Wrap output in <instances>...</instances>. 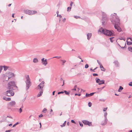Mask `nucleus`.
Wrapping results in <instances>:
<instances>
[{
	"mask_svg": "<svg viewBox=\"0 0 132 132\" xmlns=\"http://www.w3.org/2000/svg\"><path fill=\"white\" fill-rule=\"evenodd\" d=\"M71 122H72V123H75V124L76 123L75 122L74 120H71Z\"/></svg>",
	"mask_w": 132,
	"mask_h": 132,
	"instance_id": "50",
	"label": "nucleus"
},
{
	"mask_svg": "<svg viewBox=\"0 0 132 132\" xmlns=\"http://www.w3.org/2000/svg\"><path fill=\"white\" fill-rule=\"evenodd\" d=\"M128 85L131 86H132V82H130L128 84Z\"/></svg>",
	"mask_w": 132,
	"mask_h": 132,
	"instance_id": "44",
	"label": "nucleus"
},
{
	"mask_svg": "<svg viewBox=\"0 0 132 132\" xmlns=\"http://www.w3.org/2000/svg\"><path fill=\"white\" fill-rule=\"evenodd\" d=\"M41 61H42V62H43V61H45L44 60V58H42V60H41Z\"/></svg>",
	"mask_w": 132,
	"mask_h": 132,
	"instance_id": "57",
	"label": "nucleus"
},
{
	"mask_svg": "<svg viewBox=\"0 0 132 132\" xmlns=\"http://www.w3.org/2000/svg\"><path fill=\"white\" fill-rule=\"evenodd\" d=\"M126 45V43H125V46L124 47H121V48H126V47H125Z\"/></svg>",
	"mask_w": 132,
	"mask_h": 132,
	"instance_id": "60",
	"label": "nucleus"
},
{
	"mask_svg": "<svg viewBox=\"0 0 132 132\" xmlns=\"http://www.w3.org/2000/svg\"><path fill=\"white\" fill-rule=\"evenodd\" d=\"M96 81L99 85H101L104 84L105 81L103 80H100L98 78H96L95 79Z\"/></svg>",
	"mask_w": 132,
	"mask_h": 132,
	"instance_id": "7",
	"label": "nucleus"
},
{
	"mask_svg": "<svg viewBox=\"0 0 132 132\" xmlns=\"http://www.w3.org/2000/svg\"><path fill=\"white\" fill-rule=\"evenodd\" d=\"M107 115V112H106L104 114V117H106V116Z\"/></svg>",
	"mask_w": 132,
	"mask_h": 132,
	"instance_id": "48",
	"label": "nucleus"
},
{
	"mask_svg": "<svg viewBox=\"0 0 132 132\" xmlns=\"http://www.w3.org/2000/svg\"><path fill=\"white\" fill-rule=\"evenodd\" d=\"M92 105V103L90 102H89L88 103V105L89 107H91Z\"/></svg>",
	"mask_w": 132,
	"mask_h": 132,
	"instance_id": "39",
	"label": "nucleus"
},
{
	"mask_svg": "<svg viewBox=\"0 0 132 132\" xmlns=\"http://www.w3.org/2000/svg\"><path fill=\"white\" fill-rule=\"evenodd\" d=\"M60 61L62 62V63L61 64L62 65H64V63H65L66 62V61L65 60H60Z\"/></svg>",
	"mask_w": 132,
	"mask_h": 132,
	"instance_id": "25",
	"label": "nucleus"
},
{
	"mask_svg": "<svg viewBox=\"0 0 132 132\" xmlns=\"http://www.w3.org/2000/svg\"><path fill=\"white\" fill-rule=\"evenodd\" d=\"M92 36V34L91 33H88L87 35V39L88 40H89L90 38Z\"/></svg>",
	"mask_w": 132,
	"mask_h": 132,
	"instance_id": "15",
	"label": "nucleus"
},
{
	"mask_svg": "<svg viewBox=\"0 0 132 132\" xmlns=\"http://www.w3.org/2000/svg\"><path fill=\"white\" fill-rule=\"evenodd\" d=\"M44 82L42 81L37 87V89H42L43 90V88L44 86Z\"/></svg>",
	"mask_w": 132,
	"mask_h": 132,
	"instance_id": "6",
	"label": "nucleus"
},
{
	"mask_svg": "<svg viewBox=\"0 0 132 132\" xmlns=\"http://www.w3.org/2000/svg\"><path fill=\"white\" fill-rule=\"evenodd\" d=\"M79 123L80 125L82 127L83 126V124L82 123L80 122V121L79 122Z\"/></svg>",
	"mask_w": 132,
	"mask_h": 132,
	"instance_id": "43",
	"label": "nucleus"
},
{
	"mask_svg": "<svg viewBox=\"0 0 132 132\" xmlns=\"http://www.w3.org/2000/svg\"><path fill=\"white\" fill-rule=\"evenodd\" d=\"M66 95H69L70 93L69 92L67 91L66 90H64V92Z\"/></svg>",
	"mask_w": 132,
	"mask_h": 132,
	"instance_id": "33",
	"label": "nucleus"
},
{
	"mask_svg": "<svg viewBox=\"0 0 132 132\" xmlns=\"http://www.w3.org/2000/svg\"><path fill=\"white\" fill-rule=\"evenodd\" d=\"M107 109V107H106V108H104L103 109V111H106V110Z\"/></svg>",
	"mask_w": 132,
	"mask_h": 132,
	"instance_id": "47",
	"label": "nucleus"
},
{
	"mask_svg": "<svg viewBox=\"0 0 132 132\" xmlns=\"http://www.w3.org/2000/svg\"><path fill=\"white\" fill-rule=\"evenodd\" d=\"M33 62L35 63H37L38 62V60L37 58H34L33 60Z\"/></svg>",
	"mask_w": 132,
	"mask_h": 132,
	"instance_id": "22",
	"label": "nucleus"
},
{
	"mask_svg": "<svg viewBox=\"0 0 132 132\" xmlns=\"http://www.w3.org/2000/svg\"><path fill=\"white\" fill-rule=\"evenodd\" d=\"M81 94H78L77 93H76L75 94V95H78L79 96H80V95Z\"/></svg>",
	"mask_w": 132,
	"mask_h": 132,
	"instance_id": "53",
	"label": "nucleus"
},
{
	"mask_svg": "<svg viewBox=\"0 0 132 132\" xmlns=\"http://www.w3.org/2000/svg\"><path fill=\"white\" fill-rule=\"evenodd\" d=\"M61 56H56L53 57L52 58H57L58 59H60V58H61Z\"/></svg>",
	"mask_w": 132,
	"mask_h": 132,
	"instance_id": "41",
	"label": "nucleus"
},
{
	"mask_svg": "<svg viewBox=\"0 0 132 132\" xmlns=\"http://www.w3.org/2000/svg\"><path fill=\"white\" fill-rule=\"evenodd\" d=\"M73 3L72 2H71V3H70V6L71 7L72 5V4H73Z\"/></svg>",
	"mask_w": 132,
	"mask_h": 132,
	"instance_id": "54",
	"label": "nucleus"
},
{
	"mask_svg": "<svg viewBox=\"0 0 132 132\" xmlns=\"http://www.w3.org/2000/svg\"><path fill=\"white\" fill-rule=\"evenodd\" d=\"M3 66L1 65L0 66V73L1 72L2 70L3 69Z\"/></svg>",
	"mask_w": 132,
	"mask_h": 132,
	"instance_id": "38",
	"label": "nucleus"
},
{
	"mask_svg": "<svg viewBox=\"0 0 132 132\" xmlns=\"http://www.w3.org/2000/svg\"><path fill=\"white\" fill-rule=\"evenodd\" d=\"M94 93H90V94H88L86 93V96L84 97V98H85L86 97H88L93 96Z\"/></svg>",
	"mask_w": 132,
	"mask_h": 132,
	"instance_id": "13",
	"label": "nucleus"
},
{
	"mask_svg": "<svg viewBox=\"0 0 132 132\" xmlns=\"http://www.w3.org/2000/svg\"><path fill=\"white\" fill-rule=\"evenodd\" d=\"M77 88V85H75L74 87V88L72 89V90H76V88Z\"/></svg>",
	"mask_w": 132,
	"mask_h": 132,
	"instance_id": "37",
	"label": "nucleus"
},
{
	"mask_svg": "<svg viewBox=\"0 0 132 132\" xmlns=\"http://www.w3.org/2000/svg\"><path fill=\"white\" fill-rule=\"evenodd\" d=\"M110 20L112 23L114 25H119L120 24V19L116 13L111 15Z\"/></svg>",
	"mask_w": 132,
	"mask_h": 132,
	"instance_id": "1",
	"label": "nucleus"
},
{
	"mask_svg": "<svg viewBox=\"0 0 132 132\" xmlns=\"http://www.w3.org/2000/svg\"><path fill=\"white\" fill-rule=\"evenodd\" d=\"M116 67H119V63L117 60H115L113 62Z\"/></svg>",
	"mask_w": 132,
	"mask_h": 132,
	"instance_id": "14",
	"label": "nucleus"
},
{
	"mask_svg": "<svg viewBox=\"0 0 132 132\" xmlns=\"http://www.w3.org/2000/svg\"><path fill=\"white\" fill-rule=\"evenodd\" d=\"M66 19L65 18H64L63 20V22H64L65 21Z\"/></svg>",
	"mask_w": 132,
	"mask_h": 132,
	"instance_id": "59",
	"label": "nucleus"
},
{
	"mask_svg": "<svg viewBox=\"0 0 132 132\" xmlns=\"http://www.w3.org/2000/svg\"><path fill=\"white\" fill-rule=\"evenodd\" d=\"M93 76H98V75L97 73H93Z\"/></svg>",
	"mask_w": 132,
	"mask_h": 132,
	"instance_id": "49",
	"label": "nucleus"
},
{
	"mask_svg": "<svg viewBox=\"0 0 132 132\" xmlns=\"http://www.w3.org/2000/svg\"><path fill=\"white\" fill-rule=\"evenodd\" d=\"M9 75L8 76V78L7 80H8L9 79L11 78V77H14V75L13 73H12L11 72H9Z\"/></svg>",
	"mask_w": 132,
	"mask_h": 132,
	"instance_id": "10",
	"label": "nucleus"
},
{
	"mask_svg": "<svg viewBox=\"0 0 132 132\" xmlns=\"http://www.w3.org/2000/svg\"><path fill=\"white\" fill-rule=\"evenodd\" d=\"M82 123L86 125H88L89 126H92V122H89L86 120H83L82 121Z\"/></svg>",
	"mask_w": 132,
	"mask_h": 132,
	"instance_id": "8",
	"label": "nucleus"
},
{
	"mask_svg": "<svg viewBox=\"0 0 132 132\" xmlns=\"http://www.w3.org/2000/svg\"><path fill=\"white\" fill-rule=\"evenodd\" d=\"M107 20H105V19H103V20H102V25H104L105 24V22H106V21Z\"/></svg>",
	"mask_w": 132,
	"mask_h": 132,
	"instance_id": "23",
	"label": "nucleus"
},
{
	"mask_svg": "<svg viewBox=\"0 0 132 132\" xmlns=\"http://www.w3.org/2000/svg\"><path fill=\"white\" fill-rule=\"evenodd\" d=\"M90 71H93V72H94L95 71V70H94V69H93V70L91 68L90 69Z\"/></svg>",
	"mask_w": 132,
	"mask_h": 132,
	"instance_id": "56",
	"label": "nucleus"
},
{
	"mask_svg": "<svg viewBox=\"0 0 132 132\" xmlns=\"http://www.w3.org/2000/svg\"><path fill=\"white\" fill-rule=\"evenodd\" d=\"M127 44L128 45H131L132 44V43L130 42H128L127 40Z\"/></svg>",
	"mask_w": 132,
	"mask_h": 132,
	"instance_id": "29",
	"label": "nucleus"
},
{
	"mask_svg": "<svg viewBox=\"0 0 132 132\" xmlns=\"http://www.w3.org/2000/svg\"><path fill=\"white\" fill-rule=\"evenodd\" d=\"M24 12L26 14H28L29 15L30 14V10H24Z\"/></svg>",
	"mask_w": 132,
	"mask_h": 132,
	"instance_id": "19",
	"label": "nucleus"
},
{
	"mask_svg": "<svg viewBox=\"0 0 132 132\" xmlns=\"http://www.w3.org/2000/svg\"><path fill=\"white\" fill-rule=\"evenodd\" d=\"M40 92L39 93V94H40V95H42L43 93V90L42 89H40Z\"/></svg>",
	"mask_w": 132,
	"mask_h": 132,
	"instance_id": "34",
	"label": "nucleus"
},
{
	"mask_svg": "<svg viewBox=\"0 0 132 132\" xmlns=\"http://www.w3.org/2000/svg\"><path fill=\"white\" fill-rule=\"evenodd\" d=\"M123 89V88L121 86H120L118 90V92H120L121 91V90Z\"/></svg>",
	"mask_w": 132,
	"mask_h": 132,
	"instance_id": "24",
	"label": "nucleus"
},
{
	"mask_svg": "<svg viewBox=\"0 0 132 132\" xmlns=\"http://www.w3.org/2000/svg\"><path fill=\"white\" fill-rule=\"evenodd\" d=\"M97 63L100 65H102L101 63L98 60H97Z\"/></svg>",
	"mask_w": 132,
	"mask_h": 132,
	"instance_id": "46",
	"label": "nucleus"
},
{
	"mask_svg": "<svg viewBox=\"0 0 132 132\" xmlns=\"http://www.w3.org/2000/svg\"><path fill=\"white\" fill-rule=\"evenodd\" d=\"M47 111V110L45 108H44L42 111V112L44 113H45Z\"/></svg>",
	"mask_w": 132,
	"mask_h": 132,
	"instance_id": "35",
	"label": "nucleus"
},
{
	"mask_svg": "<svg viewBox=\"0 0 132 132\" xmlns=\"http://www.w3.org/2000/svg\"><path fill=\"white\" fill-rule=\"evenodd\" d=\"M14 94V93L12 90L10 89L9 90L6 91L5 95H6L8 96H13Z\"/></svg>",
	"mask_w": 132,
	"mask_h": 132,
	"instance_id": "5",
	"label": "nucleus"
},
{
	"mask_svg": "<svg viewBox=\"0 0 132 132\" xmlns=\"http://www.w3.org/2000/svg\"><path fill=\"white\" fill-rule=\"evenodd\" d=\"M100 68L101 71H104L105 70V69L104 68L103 66L102 65H100Z\"/></svg>",
	"mask_w": 132,
	"mask_h": 132,
	"instance_id": "21",
	"label": "nucleus"
},
{
	"mask_svg": "<svg viewBox=\"0 0 132 132\" xmlns=\"http://www.w3.org/2000/svg\"><path fill=\"white\" fill-rule=\"evenodd\" d=\"M70 123L69 122H68L67 123V125L69 126V125Z\"/></svg>",
	"mask_w": 132,
	"mask_h": 132,
	"instance_id": "62",
	"label": "nucleus"
},
{
	"mask_svg": "<svg viewBox=\"0 0 132 132\" xmlns=\"http://www.w3.org/2000/svg\"><path fill=\"white\" fill-rule=\"evenodd\" d=\"M8 85V89H9L12 90L17 89L18 87L16 85L15 82L13 81L9 82Z\"/></svg>",
	"mask_w": 132,
	"mask_h": 132,
	"instance_id": "3",
	"label": "nucleus"
},
{
	"mask_svg": "<svg viewBox=\"0 0 132 132\" xmlns=\"http://www.w3.org/2000/svg\"><path fill=\"white\" fill-rule=\"evenodd\" d=\"M7 117H9V118H12V117L11 116H7Z\"/></svg>",
	"mask_w": 132,
	"mask_h": 132,
	"instance_id": "63",
	"label": "nucleus"
},
{
	"mask_svg": "<svg viewBox=\"0 0 132 132\" xmlns=\"http://www.w3.org/2000/svg\"><path fill=\"white\" fill-rule=\"evenodd\" d=\"M18 124H19L18 122H16V123L15 124L13 125V127H14L16 125H18Z\"/></svg>",
	"mask_w": 132,
	"mask_h": 132,
	"instance_id": "40",
	"label": "nucleus"
},
{
	"mask_svg": "<svg viewBox=\"0 0 132 132\" xmlns=\"http://www.w3.org/2000/svg\"><path fill=\"white\" fill-rule=\"evenodd\" d=\"M102 20H103V19H105V20H107L108 18L107 17L106 15V13L104 12H102Z\"/></svg>",
	"mask_w": 132,
	"mask_h": 132,
	"instance_id": "11",
	"label": "nucleus"
},
{
	"mask_svg": "<svg viewBox=\"0 0 132 132\" xmlns=\"http://www.w3.org/2000/svg\"><path fill=\"white\" fill-rule=\"evenodd\" d=\"M89 67V65L88 64H86L85 66V68H87Z\"/></svg>",
	"mask_w": 132,
	"mask_h": 132,
	"instance_id": "42",
	"label": "nucleus"
},
{
	"mask_svg": "<svg viewBox=\"0 0 132 132\" xmlns=\"http://www.w3.org/2000/svg\"><path fill=\"white\" fill-rule=\"evenodd\" d=\"M26 80L25 81L26 85V89L27 90L29 89L30 87L31 86V83L30 79L28 75H27V77H26Z\"/></svg>",
	"mask_w": 132,
	"mask_h": 132,
	"instance_id": "4",
	"label": "nucleus"
},
{
	"mask_svg": "<svg viewBox=\"0 0 132 132\" xmlns=\"http://www.w3.org/2000/svg\"><path fill=\"white\" fill-rule=\"evenodd\" d=\"M114 38V37H110V41L112 42V43L115 40H114L113 39Z\"/></svg>",
	"mask_w": 132,
	"mask_h": 132,
	"instance_id": "30",
	"label": "nucleus"
},
{
	"mask_svg": "<svg viewBox=\"0 0 132 132\" xmlns=\"http://www.w3.org/2000/svg\"><path fill=\"white\" fill-rule=\"evenodd\" d=\"M37 13V12L35 11H30L29 15H32Z\"/></svg>",
	"mask_w": 132,
	"mask_h": 132,
	"instance_id": "16",
	"label": "nucleus"
},
{
	"mask_svg": "<svg viewBox=\"0 0 132 132\" xmlns=\"http://www.w3.org/2000/svg\"><path fill=\"white\" fill-rule=\"evenodd\" d=\"M114 27L115 29H117V31L119 32H120L122 31L121 28L118 25H114Z\"/></svg>",
	"mask_w": 132,
	"mask_h": 132,
	"instance_id": "9",
	"label": "nucleus"
},
{
	"mask_svg": "<svg viewBox=\"0 0 132 132\" xmlns=\"http://www.w3.org/2000/svg\"><path fill=\"white\" fill-rule=\"evenodd\" d=\"M64 92L63 91H61L60 92H58V94H63Z\"/></svg>",
	"mask_w": 132,
	"mask_h": 132,
	"instance_id": "45",
	"label": "nucleus"
},
{
	"mask_svg": "<svg viewBox=\"0 0 132 132\" xmlns=\"http://www.w3.org/2000/svg\"><path fill=\"white\" fill-rule=\"evenodd\" d=\"M71 7H68V8H67V11H71Z\"/></svg>",
	"mask_w": 132,
	"mask_h": 132,
	"instance_id": "36",
	"label": "nucleus"
},
{
	"mask_svg": "<svg viewBox=\"0 0 132 132\" xmlns=\"http://www.w3.org/2000/svg\"><path fill=\"white\" fill-rule=\"evenodd\" d=\"M41 95H40V94H39V93H38V94L37 95V97H40Z\"/></svg>",
	"mask_w": 132,
	"mask_h": 132,
	"instance_id": "55",
	"label": "nucleus"
},
{
	"mask_svg": "<svg viewBox=\"0 0 132 132\" xmlns=\"http://www.w3.org/2000/svg\"><path fill=\"white\" fill-rule=\"evenodd\" d=\"M104 87L105 86H103L101 88H97V89L99 90V91L100 92H101V90L104 88Z\"/></svg>",
	"mask_w": 132,
	"mask_h": 132,
	"instance_id": "28",
	"label": "nucleus"
},
{
	"mask_svg": "<svg viewBox=\"0 0 132 132\" xmlns=\"http://www.w3.org/2000/svg\"><path fill=\"white\" fill-rule=\"evenodd\" d=\"M10 105L12 106H13L15 105L16 103L14 101H12L11 102L9 103Z\"/></svg>",
	"mask_w": 132,
	"mask_h": 132,
	"instance_id": "18",
	"label": "nucleus"
},
{
	"mask_svg": "<svg viewBox=\"0 0 132 132\" xmlns=\"http://www.w3.org/2000/svg\"><path fill=\"white\" fill-rule=\"evenodd\" d=\"M66 121H65L64 122V123H63V124L62 125H61L60 126L62 127L65 126L66 125Z\"/></svg>",
	"mask_w": 132,
	"mask_h": 132,
	"instance_id": "31",
	"label": "nucleus"
},
{
	"mask_svg": "<svg viewBox=\"0 0 132 132\" xmlns=\"http://www.w3.org/2000/svg\"><path fill=\"white\" fill-rule=\"evenodd\" d=\"M55 91H54L53 92V93H52V95H54V94H55Z\"/></svg>",
	"mask_w": 132,
	"mask_h": 132,
	"instance_id": "61",
	"label": "nucleus"
},
{
	"mask_svg": "<svg viewBox=\"0 0 132 132\" xmlns=\"http://www.w3.org/2000/svg\"><path fill=\"white\" fill-rule=\"evenodd\" d=\"M12 130V129L9 130H6V132H10Z\"/></svg>",
	"mask_w": 132,
	"mask_h": 132,
	"instance_id": "51",
	"label": "nucleus"
},
{
	"mask_svg": "<svg viewBox=\"0 0 132 132\" xmlns=\"http://www.w3.org/2000/svg\"><path fill=\"white\" fill-rule=\"evenodd\" d=\"M3 67L4 70L5 71H6L7 69L9 67L4 66H3Z\"/></svg>",
	"mask_w": 132,
	"mask_h": 132,
	"instance_id": "26",
	"label": "nucleus"
},
{
	"mask_svg": "<svg viewBox=\"0 0 132 132\" xmlns=\"http://www.w3.org/2000/svg\"><path fill=\"white\" fill-rule=\"evenodd\" d=\"M105 118V120L104 121V122H102L101 123V125L103 126H104L105 125H106L107 123L108 120L106 117H104Z\"/></svg>",
	"mask_w": 132,
	"mask_h": 132,
	"instance_id": "12",
	"label": "nucleus"
},
{
	"mask_svg": "<svg viewBox=\"0 0 132 132\" xmlns=\"http://www.w3.org/2000/svg\"><path fill=\"white\" fill-rule=\"evenodd\" d=\"M74 17L76 19L80 18V16H75Z\"/></svg>",
	"mask_w": 132,
	"mask_h": 132,
	"instance_id": "52",
	"label": "nucleus"
},
{
	"mask_svg": "<svg viewBox=\"0 0 132 132\" xmlns=\"http://www.w3.org/2000/svg\"><path fill=\"white\" fill-rule=\"evenodd\" d=\"M98 31L108 36H111L114 35V32L113 30L111 31L105 29H103L102 27L100 28Z\"/></svg>",
	"mask_w": 132,
	"mask_h": 132,
	"instance_id": "2",
	"label": "nucleus"
},
{
	"mask_svg": "<svg viewBox=\"0 0 132 132\" xmlns=\"http://www.w3.org/2000/svg\"><path fill=\"white\" fill-rule=\"evenodd\" d=\"M42 63L43 65H44L45 66L47 64V59H45V61L42 62Z\"/></svg>",
	"mask_w": 132,
	"mask_h": 132,
	"instance_id": "20",
	"label": "nucleus"
},
{
	"mask_svg": "<svg viewBox=\"0 0 132 132\" xmlns=\"http://www.w3.org/2000/svg\"><path fill=\"white\" fill-rule=\"evenodd\" d=\"M3 99L5 100L6 101H10L11 100V98L9 97L7 98L6 96L3 97Z\"/></svg>",
	"mask_w": 132,
	"mask_h": 132,
	"instance_id": "17",
	"label": "nucleus"
},
{
	"mask_svg": "<svg viewBox=\"0 0 132 132\" xmlns=\"http://www.w3.org/2000/svg\"><path fill=\"white\" fill-rule=\"evenodd\" d=\"M43 116V115L42 114H41L39 115V117H41Z\"/></svg>",
	"mask_w": 132,
	"mask_h": 132,
	"instance_id": "58",
	"label": "nucleus"
},
{
	"mask_svg": "<svg viewBox=\"0 0 132 132\" xmlns=\"http://www.w3.org/2000/svg\"><path fill=\"white\" fill-rule=\"evenodd\" d=\"M12 125V123H11V124H9L8 125H9V126H11Z\"/></svg>",
	"mask_w": 132,
	"mask_h": 132,
	"instance_id": "64",
	"label": "nucleus"
},
{
	"mask_svg": "<svg viewBox=\"0 0 132 132\" xmlns=\"http://www.w3.org/2000/svg\"><path fill=\"white\" fill-rule=\"evenodd\" d=\"M128 50L129 51L132 52V47L131 46H130L128 48Z\"/></svg>",
	"mask_w": 132,
	"mask_h": 132,
	"instance_id": "32",
	"label": "nucleus"
},
{
	"mask_svg": "<svg viewBox=\"0 0 132 132\" xmlns=\"http://www.w3.org/2000/svg\"><path fill=\"white\" fill-rule=\"evenodd\" d=\"M23 105L22 104V106L21 107L19 110V112L20 113H21L22 112V108H23Z\"/></svg>",
	"mask_w": 132,
	"mask_h": 132,
	"instance_id": "27",
	"label": "nucleus"
}]
</instances>
